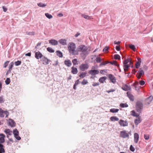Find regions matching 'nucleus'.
I'll return each instance as SVG.
<instances>
[{
  "label": "nucleus",
  "mask_w": 153,
  "mask_h": 153,
  "mask_svg": "<svg viewBox=\"0 0 153 153\" xmlns=\"http://www.w3.org/2000/svg\"><path fill=\"white\" fill-rule=\"evenodd\" d=\"M76 48L75 44L73 42L70 43L68 45V48L69 52L73 55H77L78 54V52L75 50Z\"/></svg>",
  "instance_id": "obj_1"
},
{
  "label": "nucleus",
  "mask_w": 153,
  "mask_h": 153,
  "mask_svg": "<svg viewBox=\"0 0 153 153\" xmlns=\"http://www.w3.org/2000/svg\"><path fill=\"white\" fill-rule=\"evenodd\" d=\"M88 49L87 48L85 45H81L79 46L78 51L83 52L84 54H88Z\"/></svg>",
  "instance_id": "obj_2"
},
{
  "label": "nucleus",
  "mask_w": 153,
  "mask_h": 153,
  "mask_svg": "<svg viewBox=\"0 0 153 153\" xmlns=\"http://www.w3.org/2000/svg\"><path fill=\"white\" fill-rule=\"evenodd\" d=\"M136 108L137 111L140 113L143 108V103L140 101H137L136 103Z\"/></svg>",
  "instance_id": "obj_3"
},
{
  "label": "nucleus",
  "mask_w": 153,
  "mask_h": 153,
  "mask_svg": "<svg viewBox=\"0 0 153 153\" xmlns=\"http://www.w3.org/2000/svg\"><path fill=\"white\" fill-rule=\"evenodd\" d=\"M120 137L124 138H129L128 134L127 133V132L126 130H123L120 131Z\"/></svg>",
  "instance_id": "obj_4"
},
{
  "label": "nucleus",
  "mask_w": 153,
  "mask_h": 153,
  "mask_svg": "<svg viewBox=\"0 0 153 153\" xmlns=\"http://www.w3.org/2000/svg\"><path fill=\"white\" fill-rule=\"evenodd\" d=\"M89 67V65L88 64H82L79 67V69L82 71H84L85 70L87 69Z\"/></svg>",
  "instance_id": "obj_5"
},
{
  "label": "nucleus",
  "mask_w": 153,
  "mask_h": 153,
  "mask_svg": "<svg viewBox=\"0 0 153 153\" xmlns=\"http://www.w3.org/2000/svg\"><path fill=\"white\" fill-rule=\"evenodd\" d=\"M13 132L15 137L17 140H21L20 137L19 136V132L16 128L13 130Z\"/></svg>",
  "instance_id": "obj_6"
},
{
  "label": "nucleus",
  "mask_w": 153,
  "mask_h": 153,
  "mask_svg": "<svg viewBox=\"0 0 153 153\" xmlns=\"http://www.w3.org/2000/svg\"><path fill=\"white\" fill-rule=\"evenodd\" d=\"M41 60L43 62V64L45 65L48 64L51 61L46 57L43 56L42 59Z\"/></svg>",
  "instance_id": "obj_7"
},
{
  "label": "nucleus",
  "mask_w": 153,
  "mask_h": 153,
  "mask_svg": "<svg viewBox=\"0 0 153 153\" xmlns=\"http://www.w3.org/2000/svg\"><path fill=\"white\" fill-rule=\"evenodd\" d=\"M108 77L112 83L114 84L116 83V78L113 75L111 74H109L108 75Z\"/></svg>",
  "instance_id": "obj_8"
},
{
  "label": "nucleus",
  "mask_w": 153,
  "mask_h": 153,
  "mask_svg": "<svg viewBox=\"0 0 153 153\" xmlns=\"http://www.w3.org/2000/svg\"><path fill=\"white\" fill-rule=\"evenodd\" d=\"M119 123L121 126H126L128 125V123L127 121H124L122 120H121L119 121Z\"/></svg>",
  "instance_id": "obj_9"
},
{
  "label": "nucleus",
  "mask_w": 153,
  "mask_h": 153,
  "mask_svg": "<svg viewBox=\"0 0 153 153\" xmlns=\"http://www.w3.org/2000/svg\"><path fill=\"white\" fill-rule=\"evenodd\" d=\"M127 96L129 98L131 101H133L134 100V97L132 94H131L130 92H127Z\"/></svg>",
  "instance_id": "obj_10"
},
{
  "label": "nucleus",
  "mask_w": 153,
  "mask_h": 153,
  "mask_svg": "<svg viewBox=\"0 0 153 153\" xmlns=\"http://www.w3.org/2000/svg\"><path fill=\"white\" fill-rule=\"evenodd\" d=\"M43 56L42 54L39 51L35 53V57L37 59H39L42 58Z\"/></svg>",
  "instance_id": "obj_11"
},
{
  "label": "nucleus",
  "mask_w": 153,
  "mask_h": 153,
  "mask_svg": "<svg viewBox=\"0 0 153 153\" xmlns=\"http://www.w3.org/2000/svg\"><path fill=\"white\" fill-rule=\"evenodd\" d=\"M144 72L143 71L141 68H140L137 73L136 76L138 79H140L141 76L144 74Z\"/></svg>",
  "instance_id": "obj_12"
},
{
  "label": "nucleus",
  "mask_w": 153,
  "mask_h": 153,
  "mask_svg": "<svg viewBox=\"0 0 153 153\" xmlns=\"http://www.w3.org/2000/svg\"><path fill=\"white\" fill-rule=\"evenodd\" d=\"M49 43L53 45H58V41L55 39H52L49 40Z\"/></svg>",
  "instance_id": "obj_13"
},
{
  "label": "nucleus",
  "mask_w": 153,
  "mask_h": 153,
  "mask_svg": "<svg viewBox=\"0 0 153 153\" xmlns=\"http://www.w3.org/2000/svg\"><path fill=\"white\" fill-rule=\"evenodd\" d=\"M153 99V97L152 96H150L147 98L146 100V104H149L152 101Z\"/></svg>",
  "instance_id": "obj_14"
},
{
  "label": "nucleus",
  "mask_w": 153,
  "mask_h": 153,
  "mask_svg": "<svg viewBox=\"0 0 153 153\" xmlns=\"http://www.w3.org/2000/svg\"><path fill=\"white\" fill-rule=\"evenodd\" d=\"M88 73L92 75H94L98 74L99 71L97 70H93L90 71Z\"/></svg>",
  "instance_id": "obj_15"
},
{
  "label": "nucleus",
  "mask_w": 153,
  "mask_h": 153,
  "mask_svg": "<svg viewBox=\"0 0 153 153\" xmlns=\"http://www.w3.org/2000/svg\"><path fill=\"white\" fill-rule=\"evenodd\" d=\"M134 142L136 143H137L139 139V135L137 133H134Z\"/></svg>",
  "instance_id": "obj_16"
},
{
  "label": "nucleus",
  "mask_w": 153,
  "mask_h": 153,
  "mask_svg": "<svg viewBox=\"0 0 153 153\" xmlns=\"http://www.w3.org/2000/svg\"><path fill=\"white\" fill-rule=\"evenodd\" d=\"M9 125L11 127H14L15 126L16 123L14 121L11 119H9Z\"/></svg>",
  "instance_id": "obj_17"
},
{
  "label": "nucleus",
  "mask_w": 153,
  "mask_h": 153,
  "mask_svg": "<svg viewBox=\"0 0 153 153\" xmlns=\"http://www.w3.org/2000/svg\"><path fill=\"white\" fill-rule=\"evenodd\" d=\"M0 143H3L4 142V138L5 136L3 134H0Z\"/></svg>",
  "instance_id": "obj_18"
},
{
  "label": "nucleus",
  "mask_w": 153,
  "mask_h": 153,
  "mask_svg": "<svg viewBox=\"0 0 153 153\" xmlns=\"http://www.w3.org/2000/svg\"><path fill=\"white\" fill-rule=\"evenodd\" d=\"M60 43L63 45H66L67 44L66 43V40L65 39H62L59 41Z\"/></svg>",
  "instance_id": "obj_19"
},
{
  "label": "nucleus",
  "mask_w": 153,
  "mask_h": 153,
  "mask_svg": "<svg viewBox=\"0 0 153 153\" xmlns=\"http://www.w3.org/2000/svg\"><path fill=\"white\" fill-rule=\"evenodd\" d=\"M71 73L74 74H77L78 73V70L77 68H76L72 67L71 68Z\"/></svg>",
  "instance_id": "obj_20"
},
{
  "label": "nucleus",
  "mask_w": 153,
  "mask_h": 153,
  "mask_svg": "<svg viewBox=\"0 0 153 153\" xmlns=\"http://www.w3.org/2000/svg\"><path fill=\"white\" fill-rule=\"evenodd\" d=\"M64 63L65 65L68 67H70L72 65L71 61L69 60H65Z\"/></svg>",
  "instance_id": "obj_21"
},
{
  "label": "nucleus",
  "mask_w": 153,
  "mask_h": 153,
  "mask_svg": "<svg viewBox=\"0 0 153 153\" xmlns=\"http://www.w3.org/2000/svg\"><path fill=\"white\" fill-rule=\"evenodd\" d=\"M141 62V59H138V61L135 64L136 68H139L140 66V63Z\"/></svg>",
  "instance_id": "obj_22"
},
{
  "label": "nucleus",
  "mask_w": 153,
  "mask_h": 153,
  "mask_svg": "<svg viewBox=\"0 0 153 153\" xmlns=\"http://www.w3.org/2000/svg\"><path fill=\"white\" fill-rule=\"evenodd\" d=\"M107 77L106 76H103L100 77L99 79V81L101 83H103L104 81L106 79Z\"/></svg>",
  "instance_id": "obj_23"
},
{
  "label": "nucleus",
  "mask_w": 153,
  "mask_h": 153,
  "mask_svg": "<svg viewBox=\"0 0 153 153\" xmlns=\"http://www.w3.org/2000/svg\"><path fill=\"white\" fill-rule=\"evenodd\" d=\"M123 89L125 91H131V88L130 86L126 85L123 88Z\"/></svg>",
  "instance_id": "obj_24"
},
{
  "label": "nucleus",
  "mask_w": 153,
  "mask_h": 153,
  "mask_svg": "<svg viewBox=\"0 0 153 153\" xmlns=\"http://www.w3.org/2000/svg\"><path fill=\"white\" fill-rule=\"evenodd\" d=\"M0 143V153H4L5 152L4 148V146Z\"/></svg>",
  "instance_id": "obj_25"
},
{
  "label": "nucleus",
  "mask_w": 153,
  "mask_h": 153,
  "mask_svg": "<svg viewBox=\"0 0 153 153\" xmlns=\"http://www.w3.org/2000/svg\"><path fill=\"white\" fill-rule=\"evenodd\" d=\"M87 74V73L85 72H81L79 75V77L81 78H83L86 76Z\"/></svg>",
  "instance_id": "obj_26"
},
{
  "label": "nucleus",
  "mask_w": 153,
  "mask_h": 153,
  "mask_svg": "<svg viewBox=\"0 0 153 153\" xmlns=\"http://www.w3.org/2000/svg\"><path fill=\"white\" fill-rule=\"evenodd\" d=\"M141 122L140 119L139 117L137 118V119L134 120V123L136 125H137Z\"/></svg>",
  "instance_id": "obj_27"
},
{
  "label": "nucleus",
  "mask_w": 153,
  "mask_h": 153,
  "mask_svg": "<svg viewBox=\"0 0 153 153\" xmlns=\"http://www.w3.org/2000/svg\"><path fill=\"white\" fill-rule=\"evenodd\" d=\"M111 120V121H117L119 120V119L116 117L112 116L110 118Z\"/></svg>",
  "instance_id": "obj_28"
},
{
  "label": "nucleus",
  "mask_w": 153,
  "mask_h": 153,
  "mask_svg": "<svg viewBox=\"0 0 153 153\" xmlns=\"http://www.w3.org/2000/svg\"><path fill=\"white\" fill-rule=\"evenodd\" d=\"M4 132L6 134L9 135H10L12 134V131H10L9 129H6L4 131Z\"/></svg>",
  "instance_id": "obj_29"
},
{
  "label": "nucleus",
  "mask_w": 153,
  "mask_h": 153,
  "mask_svg": "<svg viewBox=\"0 0 153 153\" xmlns=\"http://www.w3.org/2000/svg\"><path fill=\"white\" fill-rule=\"evenodd\" d=\"M124 70L125 71V74H126V71H127L128 69L129 66L127 64H124Z\"/></svg>",
  "instance_id": "obj_30"
},
{
  "label": "nucleus",
  "mask_w": 153,
  "mask_h": 153,
  "mask_svg": "<svg viewBox=\"0 0 153 153\" xmlns=\"http://www.w3.org/2000/svg\"><path fill=\"white\" fill-rule=\"evenodd\" d=\"M56 55L60 57H62L63 56L62 53L59 51H57L56 52Z\"/></svg>",
  "instance_id": "obj_31"
},
{
  "label": "nucleus",
  "mask_w": 153,
  "mask_h": 153,
  "mask_svg": "<svg viewBox=\"0 0 153 153\" xmlns=\"http://www.w3.org/2000/svg\"><path fill=\"white\" fill-rule=\"evenodd\" d=\"M82 17H84L85 19H91V17L89 16L88 15H85L84 14H81Z\"/></svg>",
  "instance_id": "obj_32"
},
{
  "label": "nucleus",
  "mask_w": 153,
  "mask_h": 153,
  "mask_svg": "<svg viewBox=\"0 0 153 153\" xmlns=\"http://www.w3.org/2000/svg\"><path fill=\"white\" fill-rule=\"evenodd\" d=\"M119 111V109L114 108H111L110 110V111L113 113H116L117 112Z\"/></svg>",
  "instance_id": "obj_33"
},
{
  "label": "nucleus",
  "mask_w": 153,
  "mask_h": 153,
  "mask_svg": "<svg viewBox=\"0 0 153 153\" xmlns=\"http://www.w3.org/2000/svg\"><path fill=\"white\" fill-rule=\"evenodd\" d=\"M38 6L40 7H44L47 6L46 4H43L42 3H39L37 4Z\"/></svg>",
  "instance_id": "obj_34"
},
{
  "label": "nucleus",
  "mask_w": 153,
  "mask_h": 153,
  "mask_svg": "<svg viewBox=\"0 0 153 153\" xmlns=\"http://www.w3.org/2000/svg\"><path fill=\"white\" fill-rule=\"evenodd\" d=\"M4 111L1 108H0V117H4Z\"/></svg>",
  "instance_id": "obj_35"
},
{
  "label": "nucleus",
  "mask_w": 153,
  "mask_h": 153,
  "mask_svg": "<svg viewBox=\"0 0 153 153\" xmlns=\"http://www.w3.org/2000/svg\"><path fill=\"white\" fill-rule=\"evenodd\" d=\"M129 47L134 51H136V48L134 45L131 44L129 45Z\"/></svg>",
  "instance_id": "obj_36"
},
{
  "label": "nucleus",
  "mask_w": 153,
  "mask_h": 153,
  "mask_svg": "<svg viewBox=\"0 0 153 153\" xmlns=\"http://www.w3.org/2000/svg\"><path fill=\"white\" fill-rule=\"evenodd\" d=\"M131 115L135 117H138L139 116V114H138L136 113V112L134 111H132Z\"/></svg>",
  "instance_id": "obj_37"
},
{
  "label": "nucleus",
  "mask_w": 153,
  "mask_h": 153,
  "mask_svg": "<svg viewBox=\"0 0 153 153\" xmlns=\"http://www.w3.org/2000/svg\"><path fill=\"white\" fill-rule=\"evenodd\" d=\"M120 106L122 108L127 107L128 105L126 103H121L120 104Z\"/></svg>",
  "instance_id": "obj_38"
},
{
  "label": "nucleus",
  "mask_w": 153,
  "mask_h": 153,
  "mask_svg": "<svg viewBox=\"0 0 153 153\" xmlns=\"http://www.w3.org/2000/svg\"><path fill=\"white\" fill-rule=\"evenodd\" d=\"M47 50L50 53H53L54 52V50L51 47H48L47 48Z\"/></svg>",
  "instance_id": "obj_39"
},
{
  "label": "nucleus",
  "mask_w": 153,
  "mask_h": 153,
  "mask_svg": "<svg viewBox=\"0 0 153 153\" xmlns=\"http://www.w3.org/2000/svg\"><path fill=\"white\" fill-rule=\"evenodd\" d=\"M45 15L46 17L49 19H51L53 18V16L48 13H45Z\"/></svg>",
  "instance_id": "obj_40"
},
{
  "label": "nucleus",
  "mask_w": 153,
  "mask_h": 153,
  "mask_svg": "<svg viewBox=\"0 0 153 153\" xmlns=\"http://www.w3.org/2000/svg\"><path fill=\"white\" fill-rule=\"evenodd\" d=\"M10 82V79L9 78H7L6 80L5 81V82L7 85L9 84Z\"/></svg>",
  "instance_id": "obj_41"
},
{
  "label": "nucleus",
  "mask_w": 153,
  "mask_h": 153,
  "mask_svg": "<svg viewBox=\"0 0 153 153\" xmlns=\"http://www.w3.org/2000/svg\"><path fill=\"white\" fill-rule=\"evenodd\" d=\"M114 58L115 59H120V56L117 54L114 55Z\"/></svg>",
  "instance_id": "obj_42"
},
{
  "label": "nucleus",
  "mask_w": 153,
  "mask_h": 153,
  "mask_svg": "<svg viewBox=\"0 0 153 153\" xmlns=\"http://www.w3.org/2000/svg\"><path fill=\"white\" fill-rule=\"evenodd\" d=\"M108 63H109L108 61L103 62L100 64V66H101L102 65H105Z\"/></svg>",
  "instance_id": "obj_43"
},
{
  "label": "nucleus",
  "mask_w": 153,
  "mask_h": 153,
  "mask_svg": "<svg viewBox=\"0 0 153 153\" xmlns=\"http://www.w3.org/2000/svg\"><path fill=\"white\" fill-rule=\"evenodd\" d=\"M21 61H20L18 60L16 62H15V65L16 66H18L21 65Z\"/></svg>",
  "instance_id": "obj_44"
},
{
  "label": "nucleus",
  "mask_w": 153,
  "mask_h": 153,
  "mask_svg": "<svg viewBox=\"0 0 153 153\" xmlns=\"http://www.w3.org/2000/svg\"><path fill=\"white\" fill-rule=\"evenodd\" d=\"M35 32L33 31L31 32H26V34L29 35H34L35 34Z\"/></svg>",
  "instance_id": "obj_45"
},
{
  "label": "nucleus",
  "mask_w": 153,
  "mask_h": 153,
  "mask_svg": "<svg viewBox=\"0 0 153 153\" xmlns=\"http://www.w3.org/2000/svg\"><path fill=\"white\" fill-rule=\"evenodd\" d=\"M14 65V63L13 62H11L9 66V69L12 70V68L13 67V66Z\"/></svg>",
  "instance_id": "obj_46"
},
{
  "label": "nucleus",
  "mask_w": 153,
  "mask_h": 153,
  "mask_svg": "<svg viewBox=\"0 0 153 153\" xmlns=\"http://www.w3.org/2000/svg\"><path fill=\"white\" fill-rule=\"evenodd\" d=\"M82 84L85 85L88 83L87 80H85V79H83L81 82Z\"/></svg>",
  "instance_id": "obj_47"
},
{
  "label": "nucleus",
  "mask_w": 153,
  "mask_h": 153,
  "mask_svg": "<svg viewBox=\"0 0 153 153\" xmlns=\"http://www.w3.org/2000/svg\"><path fill=\"white\" fill-rule=\"evenodd\" d=\"M10 61H7L5 62L4 65V68H6L8 65V63H9Z\"/></svg>",
  "instance_id": "obj_48"
},
{
  "label": "nucleus",
  "mask_w": 153,
  "mask_h": 153,
  "mask_svg": "<svg viewBox=\"0 0 153 153\" xmlns=\"http://www.w3.org/2000/svg\"><path fill=\"white\" fill-rule=\"evenodd\" d=\"M4 102V99H3V96H1L0 97V103H2Z\"/></svg>",
  "instance_id": "obj_49"
},
{
  "label": "nucleus",
  "mask_w": 153,
  "mask_h": 153,
  "mask_svg": "<svg viewBox=\"0 0 153 153\" xmlns=\"http://www.w3.org/2000/svg\"><path fill=\"white\" fill-rule=\"evenodd\" d=\"M72 62L74 65H76L77 64V60L76 59H74L72 60Z\"/></svg>",
  "instance_id": "obj_50"
},
{
  "label": "nucleus",
  "mask_w": 153,
  "mask_h": 153,
  "mask_svg": "<svg viewBox=\"0 0 153 153\" xmlns=\"http://www.w3.org/2000/svg\"><path fill=\"white\" fill-rule=\"evenodd\" d=\"M96 61L97 62H100L101 61V59L100 57H97L96 59Z\"/></svg>",
  "instance_id": "obj_51"
},
{
  "label": "nucleus",
  "mask_w": 153,
  "mask_h": 153,
  "mask_svg": "<svg viewBox=\"0 0 153 153\" xmlns=\"http://www.w3.org/2000/svg\"><path fill=\"white\" fill-rule=\"evenodd\" d=\"M130 61L129 59H125L123 62L124 64H127Z\"/></svg>",
  "instance_id": "obj_52"
},
{
  "label": "nucleus",
  "mask_w": 153,
  "mask_h": 153,
  "mask_svg": "<svg viewBox=\"0 0 153 153\" xmlns=\"http://www.w3.org/2000/svg\"><path fill=\"white\" fill-rule=\"evenodd\" d=\"M130 149L131 151L132 152H134L135 150L134 148L132 145H131L130 146Z\"/></svg>",
  "instance_id": "obj_53"
},
{
  "label": "nucleus",
  "mask_w": 153,
  "mask_h": 153,
  "mask_svg": "<svg viewBox=\"0 0 153 153\" xmlns=\"http://www.w3.org/2000/svg\"><path fill=\"white\" fill-rule=\"evenodd\" d=\"M140 84L141 85H143L145 84V82L143 80H141L139 82Z\"/></svg>",
  "instance_id": "obj_54"
},
{
  "label": "nucleus",
  "mask_w": 153,
  "mask_h": 153,
  "mask_svg": "<svg viewBox=\"0 0 153 153\" xmlns=\"http://www.w3.org/2000/svg\"><path fill=\"white\" fill-rule=\"evenodd\" d=\"M109 63H110L112 65H115L117 66V64L116 63L115 61H114L113 62H109Z\"/></svg>",
  "instance_id": "obj_55"
},
{
  "label": "nucleus",
  "mask_w": 153,
  "mask_h": 153,
  "mask_svg": "<svg viewBox=\"0 0 153 153\" xmlns=\"http://www.w3.org/2000/svg\"><path fill=\"white\" fill-rule=\"evenodd\" d=\"M99 83L97 82H93V84H92V85L93 86H96L99 85Z\"/></svg>",
  "instance_id": "obj_56"
},
{
  "label": "nucleus",
  "mask_w": 153,
  "mask_h": 153,
  "mask_svg": "<svg viewBox=\"0 0 153 153\" xmlns=\"http://www.w3.org/2000/svg\"><path fill=\"white\" fill-rule=\"evenodd\" d=\"M108 47L106 46L103 49V51L105 52H106L108 50Z\"/></svg>",
  "instance_id": "obj_57"
},
{
  "label": "nucleus",
  "mask_w": 153,
  "mask_h": 153,
  "mask_svg": "<svg viewBox=\"0 0 153 153\" xmlns=\"http://www.w3.org/2000/svg\"><path fill=\"white\" fill-rule=\"evenodd\" d=\"M138 82L137 81H136L132 85L135 87L136 86V85H138Z\"/></svg>",
  "instance_id": "obj_58"
},
{
  "label": "nucleus",
  "mask_w": 153,
  "mask_h": 153,
  "mask_svg": "<svg viewBox=\"0 0 153 153\" xmlns=\"http://www.w3.org/2000/svg\"><path fill=\"white\" fill-rule=\"evenodd\" d=\"M4 113L6 115V117H7L9 115V113L7 111H4Z\"/></svg>",
  "instance_id": "obj_59"
},
{
  "label": "nucleus",
  "mask_w": 153,
  "mask_h": 153,
  "mask_svg": "<svg viewBox=\"0 0 153 153\" xmlns=\"http://www.w3.org/2000/svg\"><path fill=\"white\" fill-rule=\"evenodd\" d=\"M2 8L3 10V11L4 12H6L7 10V8H6L4 6H3L2 7Z\"/></svg>",
  "instance_id": "obj_60"
},
{
  "label": "nucleus",
  "mask_w": 153,
  "mask_h": 153,
  "mask_svg": "<svg viewBox=\"0 0 153 153\" xmlns=\"http://www.w3.org/2000/svg\"><path fill=\"white\" fill-rule=\"evenodd\" d=\"M144 137L145 139L146 140H148L149 138V136L146 135H144Z\"/></svg>",
  "instance_id": "obj_61"
},
{
  "label": "nucleus",
  "mask_w": 153,
  "mask_h": 153,
  "mask_svg": "<svg viewBox=\"0 0 153 153\" xmlns=\"http://www.w3.org/2000/svg\"><path fill=\"white\" fill-rule=\"evenodd\" d=\"M79 79L76 80V81H75V83L74 84H75L76 85H77L79 83Z\"/></svg>",
  "instance_id": "obj_62"
},
{
  "label": "nucleus",
  "mask_w": 153,
  "mask_h": 153,
  "mask_svg": "<svg viewBox=\"0 0 153 153\" xmlns=\"http://www.w3.org/2000/svg\"><path fill=\"white\" fill-rule=\"evenodd\" d=\"M116 49L117 51H120V48L119 46H117L116 47Z\"/></svg>",
  "instance_id": "obj_63"
},
{
  "label": "nucleus",
  "mask_w": 153,
  "mask_h": 153,
  "mask_svg": "<svg viewBox=\"0 0 153 153\" xmlns=\"http://www.w3.org/2000/svg\"><path fill=\"white\" fill-rule=\"evenodd\" d=\"M41 44V42H39V43H38V44H37V45L35 46V48H37V47L38 46H40Z\"/></svg>",
  "instance_id": "obj_64"
}]
</instances>
